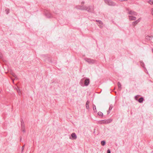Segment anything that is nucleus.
Segmentation results:
<instances>
[{"instance_id": "obj_1", "label": "nucleus", "mask_w": 153, "mask_h": 153, "mask_svg": "<svg viewBox=\"0 0 153 153\" xmlns=\"http://www.w3.org/2000/svg\"><path fill=\"white\" fill-rule=\"evenodd\" d=\"M71 138L70 137V139L72 140H75L77 138V136L75 133H73L71 135Z\"/></svg>"}, {"instance_id": "obj_2", "label": "nucleus", "mask_w": 153, "mask_h": 153, "mask_svg": "<svg viewBox=\"0 0 153 153\" xmlns=\"http://www.w3.org/2000/svg\"><path fill=\"white\" fill-rule=\"evenodd\" d=\"M89 82V79H86L85 80V81L84 84H85V85L86 86L88 85Z\"/></svg>"}, {"instance_id": "obj_3", "label": "nucleus", "mask_w": 153, "mask_h": 153, "mask_svg": "<svg viewBox=\"0 0 153 153\" xmlns=\"http://www.w3.org/2000/svg\"><path fill=\"white\" fill-rule=\"evenodd\" d=\"M143 98L142 97H141L139 99L138 101L139 102L141 103L143 101Z\"/></svg>"}, {"instance_id": "obj_4", "label": "nucleus", "mask_w": 153, "mask_h": 153, "mask_svg": "<svg viewBox=\"0 0 153 153\" xmlns=\"http://www.w3.org/2000/svg\"><path fill=\"white\" fill-rule=\"evenodd\" d=\"M17 91L19 95H20L21 94V92L20 90L18 88L17 89Z\"/></svg>"}, {"instance_id": "obj_5", "label": "nucleus", "mask_w": 153, "mask_h": 153, "mask_svg": "<svg viewBox=\"0 0 153 153\" xmlns=\"http://www.w3.org/2000/svg\"><path fill=\"white\" fill-rule=\"evenodd\" d=\"M129 19L130 20H133L134 17L133 16H129Z\"/></svg>"}, {"instance_id": "obj_6", "label": "nucleus", "mask_w": 153, "mask_h": 153, "mask_svg": "<svg viewBox=\"0 0 153 153\" xmlns=\"http://www.w3.org/2000/svg\"><path fill=\"white\" fill-rule=\"evenodd\" d=\"M101 144L102 146H104L105 144V142L104 141H102L101 142Z\"/></svg>"}, {"instance_id": "obj_7", "label": "nucleus", "mask_w": 153, "mask_h": 153, "mask_svg": "<svg viewBox=\"0 0 153 153\" xmlns=\"http://www.w3.org/2000/svg\"><path fill=\"white\" fill-rule=\"evenodd\" d=\"M98 114L100 116H102V113L101 112H99L98 113Z\"/></svg>"}, {"instance_id": "obj_8", "label": "nucleus", "mask_w": 153, "mask_h": 153, "mask_svg": "<svg viewBox=\"0 0 153 153\" xmlns=\"http://www.w3.org/2000/svg\"><path fill=\"white\" fill-rule=\"evenodd\" d=\"M118 87L119 88H121V84H120V82H118Z\"/></svg>"}, {"instance_id": "obj_9", "label": "nucleus", "mask_w": 153, "mask_h": 153, "mask_svg": "<svg viewBox=\"0 0 153 153\" xmlns=\"http://www.w3.org/2000/svg\"><path fill=\"white\" fill-rule=\"evenodd\" d=\"M149 3L150 4H153V1L152 0H150L149 1Z\"/></svg>"}, {"instance_id": "obj_10", "label": "nucleus", "mask_w": 153, "mask_h": 153, "mask_svg": "<svg viewBox=\"0 0 153 153\" xmlns=\"http://www.w3.org/2000/svg\"><path fill=\"white\" fill-rule=\"evenodd\" d=\"M140 19H139L138 20H137L135 22H134V23H136V24H137L140 21Z\"/></svg>"}, {"instance_id": "obj_11", "label": "nucleus", "mask_w": 153, "mask_h": 153, "mask_svg": "<svg viewBox=\"0 0 153 153\" xmlns=\"http://www.w3.org/2000/svg\"><path fill=\"white\" fill-rule=\"evenodd\" d=\"M88 102H87L86 105V107L87 109H88L89 108L88 105Z\"/></svg>"}, {"instance_id": "obj_12", "label": "nucleus", "mask_w": 153, "mask_h": 153, "mask_svg": "<svg viewBox=\"0 0 153 153\" xmlns=\"http://www.w3.org/2000/svg\"><path fill=\"white\" fill-rule=\"evenodd\" d=\"M99 24L100 25H99V26H100V27H102V22L101 21H99Z\"/></svg>"}, {"instance_id": "obj_13", "label": "nucleus", "mask_w": 153, "mask_h": 153, "mask_svg": "<svg viewBox=\"0 0 153 153\" xmlns=\"http://www.w3.org/2000/svg\"><path fill=\"white\" fill-rule=\"evenodd\" d=\"M107 153H111L110 151L108 149L107 151Z\"/></svg>"}, {"instance_id": "obj_14", "label": "nucleus", "mask_w": 153, "mask_h": 153, "mask_svg": "<svg viewBox=\"0 0 153 153\" xmlns=\"http://www.w3.org/2000/svg\"><path fill=\"white\" fill-rule=\"evenodd\" d=\"M120 1H127L128 0H119Z\"/></svg>"}, {"instance_id": "obj_15", "label": "nucleus", "mask_w": 153, "mask_h": 153, "mask_svg": "<svg viewBox=\"0 0 153 153\" xmlns=\"http://www.w3.org/2000/svg\"><path fill=\"white\" fill-rule=\"evenodd\" d=\"M24 147V146L22 147V150H23V149Z\"/></svg>"}, {"instance_id": "obj_16", "label": "nucleus", "mask_w": 153, "mask_h": 153, "mask_svg": "<svg viewBox=\"0 0 153 153\" xmlns=\"http://www.w3.org/2000/svg\"><path fill=\"white\" fill-rule=\"evenodd\" d=\"M24 130H25L24 129L23 130V131H24Z\"/></svg>"}, {"instance_id": "obj_17", "label": "nucleus", "mask_w": 153, "mask_h": 153, "mask_svg": "<svg viewBox=\"0 0 153 153\" xmlns=\"http://www.w3.org/2000/svg\"><path fill=\"white\" fill-rule=\"evenodd\" d=\"M152 15H153V13H152Z\"/></svg>"}, {"instance_id": "obj_18", "label": "nucleus", "mask_w": 153, "mask_h": 153, "mask_svg": "<svg viewBox=\"0 0 153 153\" xmlns=\"http://www.w3.org/2000/svg\"><path fill=\"white\" fill-rule=\"evenodd\" d=\"M152 10L153 11V9H152Z\"/></svg>"}]
</instances>
